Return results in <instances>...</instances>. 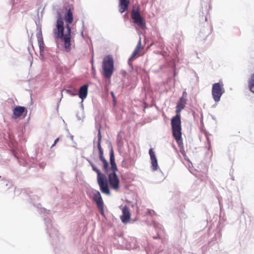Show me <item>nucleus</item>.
<instances>
[{
	"label": "nucleus",
	"instance_id": "5",
	"mask_svg": "<svg viewBox=\"0 0 254 254\" xmlns=\"http://www.w3.org/2000/svg\"><path fill=\"white\" fill-rule=\"evenodd\" d=\"M224 84L222 82L215 83L213 84L212 88V95L215 102H218L224 93Z\"/></svg>",
	"mask_w": 254,
	"mask_h": 254
},
{
	"label": "nucleus",
	"instance_id": "16",
	"mask_svg": "<svg viewBox=\"0 0 254 254\" xmlns=\"http://www.w3.org/2000/svg\"><path fill=\"white\" fill-rule=\"evenodd\" d=\"M248 85L250 91L254 93V73L251 75L249 80Z\"/></svg>",
	"mask_w": 254,
	"mask_h": 254
},
{
	"label": "nucleus",
	"instance_id": "23",
	"mask_svg": "<svg viewBox=\"0 0 254 254\" xmlns=\"http://www.w3.org/2000/svg\"><path fill=\"white\" fill-rule=\"evenodd\" d=\"M207 140L208 144L209 145V149L210 147V141L209 140L208 137H207Z\"/></svg>",
	"mask_w": 254,
	"mask_h": 254
},
{
	"label": "nucleus",
	"instance_id": "19",
	"mask_svg": "<svg viewBox=\"0 0 254 254\" xmlns=\"http://www.w3.org/2000/svg\"><path fill=\"white\" fill-rule=\"evenodd\" d=\"M149 153L151 159H154V158H156L155 157V153L152 148L149 149Z\"/></svg>",
	"mask_w": 254,
	"mask_h": 254
},
{
	"label": "nucleus",
	"instance_id": "17",
	"mask_svg": "<svg viewBox=\"0 0 254 254\" xmlns=\"http://www.w3.org/2000/svg\"><path fill=\"white\" fill-rule=\"evenodd\" d=\"M38 42L40 52H43L44 51V43L42 35L38 37Z\"/></svg>",
	"mask_w": 254,
	"mask_h": 254
},
{
	"label": "nucleus",
	"instance_id": "12",
	"mask_svg": "<svg viewBox=\"0 0 254 254\" xmlns=\"http://www.w3.org/2000/svg\"><path fill=\"white\" fill-rule=\"evenodd\" d=\"M129 4V0H119V11L123 13L126 11Z\"/></svg>",
	"mask_w": 254,
	"mask_h": 254
},
{
	"label": "nucleus",
	"instance_id": "3",
	"mask_svg": "<svg viewBox=\"0 0 254 254\" xmlns=\"http://www.w3.org/2000/svg\"><path fill=\"white\" fill-rule=\"evenodd\" d=\"M171 126L173 135L179 146L183 143L181 132V121L180 114L177 115L171 120Z\"/></svg>",
	"mask_w": 254,
	"mask_h": 254
},
{
	"label": "nucleus",
	"instance_id": "4",
	"mask_svg": "<svg viewBox=\"0 0 254 254\" xmlns=\"http://www.w3.org/2000/svg\"><path fill=\"white\" fill-rule=\"evenodd\" d=\"M103 75L106 78H110L114 70V60L112 56L108 55L104 58L102 62Z\"/></svg>",
	"mask_w": 254,
	"mask_h": 254
},
{
	"label": "nucleus",
	"instance_id": "11",
	"mask_svg": "<svg viewBox=\"0 0 254 254\" xmlns=\"http://www.w3.org/2000/svg\"><path fill=\"white\" fill-rule=\"evenodd\" d=\"M26 110L25 107L22 106L16 107L13 111V115L14 119H17L21 116Z\"/></svg>",
	"mask_w": 254,
	"mask_h": 254
},
{
	"label": "nucleus",
	"instance_id": "1",
	"mask_svg": "<svg viewBox=\"0 0 254 254\" xmlns=\"http://www.w3.org/2000/svg\"><path fill=\"white\" fill-rule=\"evenodd\" d=\"M56 29L54 32L56 38L60 39L64 44V50L69 52L71 49L72 40L71 28L69 25L73 20V13L69 6L57 11Z\"/></svg>",
	"mask_w": 254,
	"mask_h": 254
},
{
	"label": "nucleus",
	"instance_id": "9",
	"mask_svg": "<svg viewBox=\"0 0 254 254\" xmlns=\"http://www.w3.org/2000/svg\"><path fill=\"white\" fill-rule=\"evenodd\" d=\"M123 214L121 216V219L124 223L128 222L130 218V213L128 207L126 205L122 208Z\"/></svg>",
	"mask_w": 254,
	"mask_h": 254
},
{
	"label": "nucleus",
	"instance_id": "8",
	"mask_svg": "<svg viewBox=\"0 0 254 254\" xmlns=\"http://www.w3.org/2000/svg\"><path fill=\"white\" fill-rule=\"evenodd\" d=\"M93 200L96 203L98 208L103 212L104 210V203L102 196L98 190H93Z\"/></svg>",
	"mask_w": 254,
	"mask_h": 254
},
{
	"label": "nucleus",
	"instance_id": "15",
	"mask_svg": "<svg viewBox=\"0 0 254 254\" xmlns=\"http://www.w3.org/2000/svg\"><path fill=\"white\" fill-rule=\"evenodd\" d=\"M141 49H142V48H141V39L140 38L134 50L133 51V53H132V54L129 59V61L133 60V59L137 54H138L139 53V52H140Z\"/></svg>",
	"mask_w": 254,
	"mask_h": 254
},
{
	"label": "nucleus",
	"instance_id": "18",
	"mask_svg": "<svg viewBox=\"0 0 254 254\" xmlns=\"http://www.w3.org/2000/svg\"><path fill=\"white\" fill-rule=\"evenodd\" d=\"M151 160V164H152V170L155 171L158 168V164L157 160L156 158L152 159Z\"/></svg>",
	"mask_w": 254,
	"mask_h": 254
},
{
	"label": "nucleus",
	"instance_id": "21",
	"mask_svg": "<svg viewBox=\"0 0 254 254\" xmlns=\"http://www.w3.org/2000/svg\"><path fill=\"white\" fill-rule=\"evenodd\" d=\"M59 138H57L54 141L53 144L52 145L51 147H54V146L56 145V144L57 143V142L59 141Z\"/></svg>",
	"mask_w": 254,
	"mask_h": 254
},
{
	"label": "nucleus",
	"instance_id": "20",
	"mask_svg": "<svg viewBox=\"0 0 254 254\" xmlns=\"http://www.w3.org/2000/svg\"><path fill=\"white\" fill-rule=\"evenodd\" d=\"M111 94L112 97L113 98V101H114V103L115 104L116 102V98H115V96L114 95V93L113 92H111Z\"/></svg>",
	"mask_w": 254,
	"mask_h": 254
},
{
	"label": "nucleus",
	"instance_id": "13",
	"mask_svg": "<svg viewBox=\"0 0 254 254\" xmlns=\"http://www.w3.org/2000/svg\"><path fill=\"white\" fill-rule=\"evenodd\" d=\"M187 100L184 97H181L177 103L176 112L179 114L182 110H183L186 104Z\"/></svg>",
	"mask_w": 254,
	"mask_h": 254
},
{
	"label": "nucleus",
	"instance_id": "24",
	"mask_svg": "<svg viewBox=\"0 0 254 254\" xmlns=\"http://www.w3.org/2000/svg\"><path fill=\"white\" fill-rule=\"evenodd\" d=\"M92 70H94V71L95 70V69H94L93 66H92Z\"/></svg>",
	"mask_w": 254,
	"mask_h": 254
},
{
	"label": "nucleus",
	"instance_id": "22",
	"mask_svg": "<svg viewBox=\"0 0 254 254\" xmlns=\"http://www.w3.org/2000/svg\"><path fill=\"white\" fill-rule=\"evenodd\" d=\"M187 95V93L186 92V91H184L183 93V95L181 97H184V98L186 99Z\"/></svg>",
	"mask_w": 254,
	"mask_h": 254
},
{
	"label": "nucleus",
	"instance_id": "2",
	"mask_svg": "<svg viewBox=\"0 0 254 254\" xmlns=\"http://www.w3.org/2000/svg\"><path fill=\"white\" fill-rule=\"evenodd\" d=\"M92 170L97 174V182L99 186L100 190L103 193L107 195L110 194V188L115 191H118L120 188V180L116 174V171L109 173L108 169V180H106L104 174L101 173L100 171L96 167V165L93 162L89 161Z\"/></svg>",
	"mask_w": 254,
	"mask_h": 254
},
{
	"label": "nucleus",
	"instance_id": "26",
	"mask_svg": "<svg viewBox=\"0 0 254 254\" xmlns=\"http://www.w3.org/2000/svg\"><path fill=\"white\" fill-rule=\"evenodd\" d=\"M149 213H150V214H151V213H152V212H151V210H149Z\"/></svg>",
	"mask_w": 254,
	"mask_h": 254
},
{
	"label": "nucleus",
	"instance_id": "7",
	"mask_svg": "<svg viewBox=\"0 0 254 254\" xmlns=\"http://www.w3.org/2000/svg\"><path fill=\"white\" fill-rule=\"evenodd\" d=\"M131 18L134 23L137 24L141 28L144 29L146 26V23L144 19L141 17L139 12L132 10L131 12Z\"/></svg>",
	"mask_w": 254,
	"mask_h": 254
},
{
	"label": "nucleus",
	"instance_id": "10",
	"mask_svg": "<svg viewBox=\"0 0 254 254\" xmlns=\"http://www.w3.org/2000/svg\"><path fill=\"white\" fill-rule=\"evenodd\" d=\"M110 162L111 167L109 169V171L111 172L117 171L118 168L115 162L114 153L113 150H111L110 152Z\"/></svg>",
	"mask_w": 254,
	"mask_h": 254
},
{
	"label": "nucleus",
	"instance_id": "14",
	"mask_svg": "<svg viewBox=\"0 0 254 254\" xmlns=\"http://www.w3.org/2000/svg\"><path fill=\"white\" fill-rule=\"evenodd\" d=\"M88 86L87 84H85L82 86L79 90V97L83 100L87 97L88 93Z\"/></svg>",
	"mask_w": 254,
	"mask_h": 254
},
{
	"label": "nucleus",
	"instance_id": "6",
	"mask_svg": "<svg viewBox=\"0 0 254 254\" xmlns=\"http://www.w3.org/2000/svg\"><path fill=\"white\" fill-rule=\"evenodd\" d=\"M98 144H97V148L99 150V159L102 162L103 164V169L106 173H108L109 164L108 161L106 160L103 155V150L101 145V134L100 131L99 130L98 134Z\"/></svg>",
	"mask_w": 254,
	"mask_h": 254
},
{
	"label": "nucleus",
	"instance_id": "25",
	"mask_svg": "<svg viewBox=\"0 0 254 254\" xmlns=\"http://www.w3.org/2000/svg\"><path fill=\"white\" fill-rule=\"evenodd\" d=\"M149 213H150V214H151V213H152V212H151V210H149Z\"/></svg>",
	"mask_w": 254,
	"mask_h": 254
}]
</instances>
